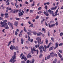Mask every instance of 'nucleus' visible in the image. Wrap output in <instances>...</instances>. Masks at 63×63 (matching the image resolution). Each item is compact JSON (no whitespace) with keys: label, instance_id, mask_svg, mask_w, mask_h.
<instances>
[{"label":"nucleus","instance_id":"nucleus-1","mask_svg":"<svg viewBox=\"0 0 63 63\" xmlns=\"http://www.w3.org/2000/svg\"><path fill=\"white\" fill-rule=\"evenodd\" d=\"M55 25V24H53L50 25L49 23H48V26L50 28H51L52 27H53V26H54Z\"/></svg>","mask_w":63,"mask_h":63},{"label":"nucleus","instance_id":"nucleus-2","mask_svg":"<svg viewBox=\"0 0 63 63\" xmlns=\"http://www.w3.org/2000/svg\"><path fill=\"white\" fill-rule=\"evenodd\" d=\"M28 39H28V41H31V43H32V42H33V39H31L30 38V37L29 36V35H28Z\"/></svg>","mask_w":63,"mask_h":63},{"label":"nucleus","instance_id":"nucleus-3","mask_svg":"<svg viewBox=\"0 0 63 63\" xmlns=\"http://www.w3.org/2000/svg\"><path fill=\"white\" fill-rule=\"evenodd\" d=\"M0 26L1 27H6L8 26V24H7V23H5L3 25H0Z\"/></svg>","mask_w":63,"mask_h":63},{"label":"nucleus","instance_id":"nucleus-4","mask_svg":"<svg viewBox=\"0 0 63 63\" xmlns=\"http://www.w3.org/2000/svg\"><path fill=\"white\" fill-rule=\"evenodd\" d=\"M16 52H15L14 53V55L13 56L12 58L14 59H16Z\"/></svg>","mask_w":63,"mask_h":63},{"label":"nucleus","instance_id":"nucleus-5","mask_svg":"<svg viewBox=\"0 0 63 63\" xmlns=\"http://www.w3.org/2000/svg\"><path fill=\"white\" fill-rule=\"evenodd\" d=\"M15 47L14 46L11 45V47H10V49L11 50H13V49H15Z\"/></svg>","mask_w":63,"mask_h":63},{"label":"nucleus","instance_id":"nucleus-6","mask_svg":"<svg viewBox=\"0 0 63 63\" xmlns=\"http://www.w3.org/2000/svg\"><path fill=\"white\" fill-rule=\"evenodd\" d=\"M18 14L19 16H23V13H22V12H20V13H18Z\"/></svg>","mask_w":63,"mask_h":63},{"label":"nucleus","instance_id":"nucleus-7","mask_svg":"<svg viewBox=\"0 0 63 63\" xmlns=\"http://www.w3.org/2000/svg\"><path fill=\"white\" fill-rule=\"evenodd\" d=\"M39 49H44V47L43 45H42L39 48Z\"/></svg>","mask_w":63,"mask_h":63},{"label":"nucleus","instance_id":"nucleus-8","mask_svg":"<svg viewBox=\"0 0 63 63\" xmlns=\"http://www.w3.org/2000/svg\"><path fill=\"white\" fill-rule=\"evenodd\" d=\"M57 7L56 6H55V7H52V8L51 9V10H52V11H53L54 10H55L56 9H57Z\"/></svg>","mask_w":63,"mask_h":63},{"label":"nucleus","instance_id":"nucleus-9","mask_svg":"<svg viewBox=\"0 0 63 63\" xmlns=\"http://www.w3.org/2000/svg\"><path fill=\"white\" fill-rule=\"evenodd\" d=\"M48 12H49V13L50 14H52L53 13V11L51 10L50 9H49L48 10Z\"/></svg>","mask_w":63,"mask_h":63},{"label":"nucleus","instance_id":"nucleus-10","mask_svg":"<svg viewBox=\"0 0 63 63\" xmlns=\"http://www.w3.org/2000/svg\"><path fill=\"white\" fill-rule=\"evenodd\" d=\"M14 25H15L16 26H17V25L18 24V22L17 21H16L14 23Z\"/></svg>","mask_w":63,"mask_h":63},{"label":"nucleus","instance_id":"nucleus-11","mask_svg":"<svg viewBox=\"0 0 63 63\" xmlns=\"http://www.w3.org/2000/svg\"><path fill=\"white\" fill-rule=\"evenodd\" d=\"M53 49V47H52L50 48L49 49V51H50V50H52Z\"/></svg>","mask_w":63,"mask_h":63},{"label":"nucleus","instance_id":"nucleus-12","mask_svg":"<svg viewBox=\"0 0 63 63\" xmlns=\"http://www.w3.org/2000/svg\"><path fill=\"white\" fill-rule=\"evenodd\" d=\"M39 40H38L37 43L38 44H40V42H41V39H40Z\"/></svg>","mask_w":63,"mask_h":63},{"label":"nucleus","instance_id":"nucleus-13","mask_svg":"<svg viewBox=\"0 0 63 63\" xmlns=\"http://www.w3.org/2000/svg\"><path fill=\"white\" fill-rule=\"evenodd\" d=\"M50 56H51V55H48L47 57V59H49L50 58Z\"/></svg>","mask_w":63,"mask_h":63},{"label":"nucleus","instance_id":"nucleus-14","mask_svg":"<svg viewBox=\"0 0 63 63\" xmlns=\"http://www.w3.org/2000/svg\"><path fill=\"white\" fill-rule=\"evenodd\" d=\"M12 41H10V42H9V43L7 45V46H10V44H11V43H12Z\"/></svg>","mask_w":63,"mask_h":63},{"label":"nucleus","instance_id":"nucleus-15","mask_svg":"<svg viewBox=\"0 0 63 63\" xmlns=\"http://www.w3.org/2000/svg\"><path fill=\"white\" fill-rule=\"evenodd\" d=\"M42 56H43V55L42 54H40V56H39V58H41Z\"/></svg>","mask_w":63,"mask_h":63},{"label":"nucleus","instance_id":"nucleus-16","mask_svg":"<svg viewBox=\"0 0 63 63\" xmlns=\"http://www.w3.org/2000/svg\"><path fill=\"white\" fill-rule=\"evenodd\" d=\"M40 39H41V38L39 37H38L36 38V40H38H38H40Z\"/></svg>","mask_w":63,"mask_h":63},{"label":"nucleus","instance_id":"nucleus-17","mask_svg":"<svg viewBox=\"0 0 63 63\" xmlns=\"http://www.w3.org/2000/svg\"><path fill=\"white\" fill-rule=\"evenodd\" d=\"M21 43L22 44H23V39H22L21 40Z\"/></svg>","mask_w":63,"mask_h":63},{"label":"nucleus","instance_id":"nucleus-18","mask_svg":"<svg viewBox=\"0 0 63 63\" xmlns=\"http://www.w3.org/2000/svg\"><path fill=\"white\" fill-rule=\"evenodd\" d=\"M35 47L36 48H37V47H40V45H36Z\"/></svg>","mask_w":63,"mask_h":63},{"label":"nucleus","instance_id":"nucleus-19","mask_svg":"<svg viewBox=\"0 0 63 63\" xmlns=\"http://www.w3.org/2000/svg\"><path fill=\"white\" fill-rule=\"evenodd\" d=\"M5 28L6 29H9V27H8V26L6 27H5Z\"/></svg>","mask_w":63,"mask_h":63},{"label":"nucleus","instance_id":"nucleus-20","mask_svg":"<svg viewBox=\"0 0 63 63\" xmlns=\"http://www.w3.org/2000/svg\"><path fill=\"white\" fill-rule=\"evenodd\" d=\"M7 22V20H4L3 21V23H5Z\"/></svg>","mask_w":63,"mask_h":63},{"label":"nucleus","instance_id":"nucleus-21","mask_svg":"<svg viewBox=\"0 0 63 63\" xmlns=\"http://www.w3.org/2000/svg\"><path fill=\"white\" fill-rule=\"evenodd\" d=\"M3 23H3V22H2V21L0 22V25H3Z\"/></svg>","mask_w":63,"mask_h":63},{"label":"nucleus","instance_id":"nucleus-22","mask_svg":"<svg viewBox=\"0 0 63 63\" xmlns=\"http://www.w3.org/2000/svg\"><path fill=\"white\" fill-rule=\"evenodd\" d=\"M27 34H28V35H30V36H31L32 35V34H31L30 33L28 32L27 33Z\"/></svg>","mask_w":63,"mask_h":63},{"label":"nucleus","instance_id":"nucleus-23","mask_svg":"<svg viewBox=\"0 0 63 63\" xmlns=\"http://www.w3.org/2000/svg\"><path fill=\"white\" fill-rule=\"evenodd\" d=\"M63 43H61L60 44H59V46H62L63 45Z\"/></svg>","mask_w":63,"mask_h":63},{"label":"nucleus","instance_id":"nucleus-24","mask_svg":"<svg viewBox=\"0 0 63 63\" xmlns=\"http://www.w3.org/2000/svg\"><path fill=\"white\" fill-rule=\"evenodd\" d=\"M46 43L47 44V43H48V40H47V39H46Z\"/></svg>","mask_w":63,"mask_h":63},{"label":"nucleus","instance_id":"nucleus-25","mask_svg":"<svg viewBox=\"0 0 63 63\" xmlns=\"http://www.w3.org/2000/svg\"><path fill=\"white\" fill-rule=\"evenodd\" d=\"M24 31H25V32H27V31L26 30V28H25V27L24 28Z\"/></svg>","mask_w":63,"mask_h":63},{"label":"nucleus","instance_id":"nucleus-26","mask_svg":"<svg viewBox=\"0 0 63 63\" xmlns=\"http://www.w3.org/2000/svg\"><path fill=\"white\" fill-rule=\"evenodd\" d=\"M0 16H1L3 17L4 16V14H2L1 13L0 15Z\"/></svg>","mask_w":63,"mask_h":63},{"label":"nucleus","instance_id":"nucleus-27","mask_svg":"<svg viewBox=\"0 0 63 63\" xmlns=\"http://www.w3.org/2000/svg\"><path fill=\"white\" fill-rule=\"evenodd\" d=\"M15 39H14L12 41L13 43H15Z\"/></svg>","mask_w":63,"mask_h":63},{"label":"nucleus","instance_id":"nucleus-28","mask_svg":"<svg viewBox=\"0 0 63 63\" xmlns=\"http://www.w3.org/2000/svg\"><path fill=\"white\" fill-rule=\"evenodd\" d=\"M32 63H34V62H35V60L34 59H32Z\"/></svg>","mask_w":63,"mask_h":63},{"label":"nucleus","instance_id":"nucleus-29","mask_svg":"<svg viewBox=\"0 0 63 63\" xmlns=\"http://www.w3.org/2000/svg\"><path fill=\"white\" fill-rule=\"evenodd\" d=\"M50 43L48 45V46H47V48H49V47H50Z\"/></svg>","mask_w":63,"mask_h":63},{"label":"nucleus","instance_id":"nucleus-30","mask_svg":"<svg viewBox=\"0 0 63 63\" xmlns=\"http://www.w3.org/2000/svg\"><path fill=\"white\" fill-rule=\"evenodd\" d=\"M45 15H46V16H48L49 15V14H48V13H46V14H45Z\"/></svg>","mask_w":63,"mask_h":63},{"label":"nucleus","instance_id":"nucleus-31","mask_svg":"<svg viewBox=\"0 0 63 63\" xmlns=\"http://www.w3.org/2000/svg\"><path fill=\"white\" fill-rule=\"evenodd\" d=\"M39 18V16H37L36 18H35L36 19H37Z\"/></svg>","mask_w":63,"mask_h":63},{"label":"nucleus","instance_id":"nucleus-32","mask_svg":"<svg viewBox=\"0 0 63 63\" xmlns=\"http://www.w3.org/2000/svg\"><path fill=\"white\" fill-rule=\"evenodd\" d=\"M24 57H25V56L23 55L21 58V59H23L25 58Z\"/></svg>","mask_w":63,"mask_h":63},{"label":"nucleus","instance_id":"nucleus-33","mask_svg":"<svg viewBox=\"0 0 63 63\" xmlns=\"http://www.w3.org/2000/svg\"><path fill=\"white\" fill-rule=\"evenodd\" d=\"M50 54V55H54V53H53V52H52V53H51Z\"/></svg>","mask_w":63,"mask_h":63},{"label":"nucleus","instance_id":"nucleus-34","mask_svg":"<svg viewBox=\"0 0 63 63\" xmlns=\"http://www.w3.org/2000/svg\"><path fill=\"white\" fill-rule=\"evenodd\" d=\"M13 60V59H11V60L9 61V62H12V61Z\"/></svg>","mask_w":63,"mask_h":63},{"label":"nucleus","instance_id":"nucleus-35","mask_svg":"<svg viewBox=\"0 0 63 63\" xmlns=\"http://www.w3.org/2000/svg\"><path fill=\"white\" fill-rule=\"evenodd\" d=\"M50 33H49V32H48V37H49L50 36Z\"/></svg>","mask_w":63,"mask_h":63},{"label":"nucleus","instance_id":"nucleus-36","mask_svg":"<svg viewBox=\"0 0 63 63\" xmlns=\"http://www.w3.org/2000/svg\"><path fill=\"white\" fill-rule=\"evenodd\" d=\"M15 49H16V50H18V47L17 46H16V47L15 48Z\"/></svg>","mask_w":63,"mask_h":63},{"label":"nucleus","instance_id":"nucleus-37","mask_svg":"<svg viewBox=\"0 0 63 63\" xmlns=\"http://www.w3.org/2000/svg\"><path fill=\"white\" fill-rule=\"evenodd\" d=\"M34 11L33 10H31L30 11V12L31 13H33Z\"/></svg>","mask_w":63,"mask_h":63},{"label":"nucleus","instance_id":"nucleus-38","mask_svg":"<svg viewBox=\"0 0 63 63\" xmlns=\"http://www.w3.org/2000/svg\"><path fill=\"white\" fill-rule=\"evenodd\" d=\"M55 46L56 47H58V44L56 42L55 43Z\"/></svg>","mask_w":63,"mask_h":63},{"label":"nucleus","instance_id":"nucleus-39","mask_svg":"<svg viewBox=\"0 0 63 63\" xmlns=\"http://www.w3.org/2000/svg\"><path fill=\"white\" fill-rule=\"evenodd\" d=\"M59 52H60V53H62V50H59Z\"/></svg>","mask_w":63,"mask_h":63},{"label":"nucleus","instance_id":"nucleus-40","mask_svg":"<svg viewBox=\"0 0 63 63\" xmlns=\"http://www.w3.org/2000/svg\"><path fill=\"white\" fill-rule=\"evenodd\" d=\"M41 13H42V12L40 11H39V12L37 13L38 14H41Z\"/></svg>","mask_w":63,"mask_h":63},{"label":"nucleus","instance_id":"nucleus-41","mask_svg":"<svg viewBox=\"0 0 63 63\" xmlns=\"http://www.w3.org/2000/svg\"><path fill=\"white\" fill-rule=\"evenodd\" d=\"M8 25H11L12 24V23H11L10 22H8Z\"/></svg>","mask_w":63,"mask_h":63},{"label":"nucleus","instance_id":"nucleus-42","mask_svg":"<svg viewBox=\"0 0 63 63\" xmlns=\"http://www.w3.org/2000/svg\"><path fill=\"white\" fill-rule=\"evenodd\" d=\"M45 7L46 10H47V5L45 6Z\"/></svg>","mask_w":63,"mask_h":63},{"label":"nucleus","instance_id":"nucleus-43","mask_svg":"<svg viewBox=\"0 0 63 63\" xmlns=\"http://www.w3.org/2000/svg\"><path fill=\"white\" fill-rule=\"evenodd\" d=\"M44 47H45V49H47V46L46 45H44Z\"/></svg>","mask_w":63,"mask_h":63},{"label":"nucleus","instance_id":"nucleus-44","mask_svg":"<svg viewBox=\"0 0 63 63\" xmlns=\"http://www.w3.org/2000/svg\"><path fill=\"white\" fill-rule=\"evenodd\" d=\"M28 31L29 32H30V33H32V31H31V30H28Z\"/></svg>","mask_w":63,"mask_h":63},{"label":"nucleus","instance_id":"nucleus-45","mask_svg":"<svg viewBox=\"0 0 63 63\" xmlns=\"http://www.w3.org/2000/svg\"><path fill=\"white\" fill-rule=\"evenodd\" d=\"M45 24L46 26H47V25H48L47 23L46 22H45Z\"/></svg>","mask_w":63,"mask_h":63},{"label":"nucleus","instance_id":"nucleus-46","mask_svg":"<svg viewBox=\"0 0 63 63\" xmlns=\"http://www.w3.org/2000/svg\"><path fill=\"white\" fill-rule=\"evenodd\" d=\"M52 15L53 16H55V15H54V14L53 13L52 14Z\"/></svg>","mask_w":63,"mask_h":63},{"label":"nucleus","instance_id":"nucleus-47","mask_svg":"<svg viewBox=\"0 0 63 63\" xmlns=\"http://www.w3.org/2000/svg\"><path fill=\"white\" fill-rule=\"evenodd\" d=\"M37 54H38V53H39V50H36Z\"/></svg>","mask_w":63,"mask_h":63},{"label":"nucleus","instance_id":"nucleus-48","mask_svg":"<svg viewBox=\"0 0 63 63\" xmlns=\"http://www.w3.org/2000/svg\"><path fill=\"white\" fill-rule=\"evenodd\" d=\"M16 20H19V19H20V18H17L16 17Z\"/></svg>","mask_w":63,"mask_h":63},{"label":"nucleus","instance_id":"nucleus-49","mask_svg":"<svg viewBox=\"0 0 63 63\" xmlns=\"http://www.w3.org/2000/svg\"><path fill=\"white\" fill-rule=\"evenodd\" d=\"M42 9V7H40L38 9V10L39 11L40 10H41V9Z\"/></svg>","mask_w":63,"mask_h":63},{"label":"nucleus","instance_id":"nucleus-50","mask_svg":"<svg viewBox=\"0 0 63 63\" xmlns=\"http://www.w3.org/2000/svg\"><path fill=\"white\" fill-rule=\"evenodd\" d=\"M29 62H30V61L29 60H28L26 62L27 63H29Z\"/></svg>","mask_w":63,"mask_h":63},{"label":"nucleus","instance_id":"nucleus-51","mask_svg":"<svg viewBox=\"0 0 63 63\" xmlns=\"http://www.w3.org/2000/svg\"><path fill=\"white\" fill-rule=\"evenodd\" d=\"M15 35L16 36H17V32L16 31L15 32Z\"/></svg>","mask_w":63,"mask_h":63},{"label":"nucleus","instance_id":"nucleus-52","mask_svg":"<svg viewBox=\"0 0 63 63\" xmlns=\"http://www.w3.org/2000/svg\"><path fill=\"white\" fill-rule=\"evenodd\" d=\"M55 24L56 26H57V25H58V22H56Z\"/></svg>","mask_w":63,"mask_h":63},{"label":"nucleus","instance_id":"nucleus-53","mask_svg":"<svg viewBox=\"0 0 63 63\" xmlns=\"http://www.w3.org/2000/svg\"><path fill=\"white\" fill-rule=\"evenodd\" d=\"M59 57H60V58H62V56L61 55V54H60V55H59Z\"/></svg>","mask_w":63,"mask_h":63},{"label":"nucleus","instance_id":"nucleus-54","mask_svg":"<svg viewBox=\"0 0 63 63\" xmlns=\"http://www.w3.org/2000/svg\"><path fill=\"white\" fill-rule=\"evenodd\" d=\"M24 59V60L25 61H26V60H27V58H25Z\"/></svg>","mask_w":63,"mask_h":63},{"label":"nucleus","instance_id":"nucleus-55","mask_svg":"<svg viewBox=\"0 0 63 63\" xmlns=\"http://www.w3.org/2000/svg\"><path fill=\"white\" fill-rule=\"evenodd\" d=\"M54 55H55L56 57H57V55L56 54H55L54 53Z\"/></svg>","mask_w":63,"mask_h":63},{"label":"nucleus","instance_id":"nucleus-56","mask_svg":"<svg viewBox=\"0 0 63 63\" xmlns=\"http://www.w3.org/2000/svg\"><path fill=\"white\" fill-rule=\"evenodd\" d=\"M21 63H25V62L24 61H22L21 62Z\"/></svg>","mask_w":63,"mask_h":63},{"label":"nucleus","instance_id":"nucleus-57","mask_svg":"<svg viewBox=\"0 0 63 63\" xmlns=\"http://www.w3.org/2000/svg\"><path fill=\"white\" fill-rule=\"evenodd\" d=\"M8 13H5V16H7L8 15Z\"/></svg>","mask_w":63,"mask_h":63},{"label":"nucleus","instance_id":"nucleus-58","mask_svg":"<svg viewBox=\"0 0 63 63\" xmlns=\"http://www.w3.org/2000/svg\"><path fill=\"white\" fill-rule=\"evenodd\" d=\"M23 55V54L22 53L21 54L20 56V57L21 58L22 57V56Z\"/></svg>","mask_w":63,"mask_h":63},{"label":"nucleus","instance_id":"nucleus-59","mask_svg":"<svg viewBox=\"0 0 63 63\" xmlns=\"http://www.w3.org/2000/svg\"><path fill=\"white\" fill-rule=\"evenodd\" d=\"M33 34H34V35H36V34H37V32H33Z\"/></svg>","mask_w":63,"mask_h":63},{"label":"nucleus","instance_id":"nucleus-60","mask_svg":"<svg viewBox=\"0 0 63 63\" xmlns=\"http://www.w3.org/2000/svg\"><path fill=\"white\" fill-rule=\"evenodd\" d=\"M55 62L56 63V62L57 61V59L55 58Z\"/></svg>","mask_w":63,"mask_h":63},{"label":"nucleus","instance_id":"nucleus-61","mask_svg":"<svg viewBox=\"0 0 63 63\" xmlns=\"http://www.w3.org/2000/svg\"><path fill=\"white\" fill-rule=\"evenodd\" d=\"M8 17H9V16H5V18H8Z\"/></svg>","mask_w":63,"mask_h":63},{"label":"nucleus","instance_id":"nucleus-62","mask_svg":"<svg viewBox=\"0 0 63 63\" xmlns=\"http://www.w3.org/2000/svg\"><path fill=\"white\" fill-rule=\"evenodd\" d=\"M42 30H43V31H46V29H45L42 28Z\"/></svg>","mask_w":63,"mask_h":63},{"label":"nucleus","instance_id":"nucleus-63","mask_svg":"<svg viewBox=\"0 0 63 63\" xmlns=\"http://www.w3.org/2000/svg\"><path fill=\"white\" fill-rule=\"evenodd\" d=\"M46 4L47 5H49V4H50V3L49 2H47L46 3Z\"/></svg>","mask_w":63,"mask_h":63},{"label":"nucleus","instance_id":"nucleus-64","mask_svg":"<svg viewBox=\"0 0 63 63\" xmlns=\"http://www.w3.org/2000/svg\"><path fill=\"white\" fill-rule=\"evenodd\" d=\"M41 35H42V36L43 37H44V36H45V35L44 34L42 33V34H41Z\"/></svg>","mask_w":63,"mask_h":63}]
</instances>
